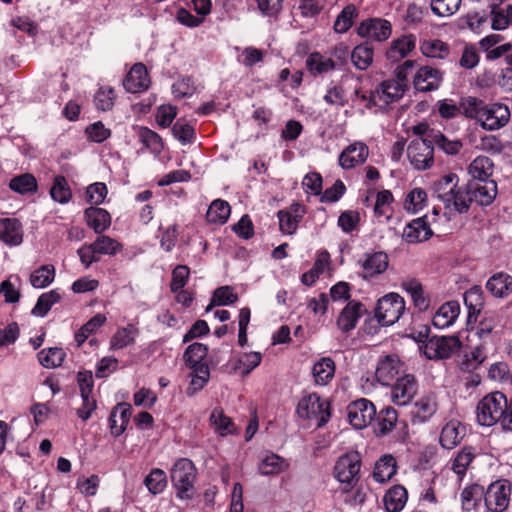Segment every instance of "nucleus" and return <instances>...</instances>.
I'll return each instance as SVG.
<instances>
[{"mask_svg": "<svg viewBox=\"0 0 512 512\" xmlns=\"http://www.w3.org/2000/svg\"><path fill=\"white\" fill-rule=\"evenodd\" d=\"M475 455L472 452L471 447H464L454 458L452 462V470L460 478L465 476L468 466L473 461Z\"/></svg>", "mask_w": 512, "mask_h": 512, "instance_id": "nucleus-59", "label": "nucleus"}, {"mask_svg": "<svg viewBox=\"0 0 512 512\" xmlns=\"http://www.w3.org/2000/svg\"><path fill=\"white\" fill-rule=\"evenodd\" d=\"M486 359V352L483 346L475 347L470 355L467 358V361L464 362L461 369L464 372L470 373L468 383L472 385H478L480 383V377L477 374H474V371L478 368V366L484 362Z\"/></svg>", "mask_w": 512, "mask_h": 512, "instance_id": "nucleus-36", "label": "nucleus"}, {"mask_svg": "<svg viewBox=\"0 0 512 512\" xmlns=\"http://www.w3.org/2000/svg\"><path fill=\"white\" fill-rule=\"evenodd\" d=\"M460 314V304L448 301L442 304L432 318V324L439 329L448 328L455 323Z\"/></svg>", "mask_w": 512, "mask_h": 512, "instance_id": "nucleus-23", "label": "nucleus"}, {"mask_svg": "<svg viewBox=\"0 0 512 512\" xmlns=\"http://www.w3.org/2000/svg\"><path fill=\"white\" fill-rule=\"evenodd\" d=\"M170 480L175 490L176 498L192 500L197 494V468L188 458L177 459L170 469Z\"/></svg>", "mask_w": 512, "mask_h": 512, "instance_id": "nucleus-3", "label": "nucleus"}, {"mask_svg": "<svg viewBox=\"0 0 512 512\" xmlns=\"http://www.w3.org/2000/svg\"><path fill=\"white\" fill-rule=\"evenodd\" d=\"M465 435V428L456 419L449 421L441 430L439 442L445 449L457 446Z\"/></svg>", "mask_w": 512, "mask_h": 512, "instance_id": "nucleus-26", "label": "nucleus"}, {"mask_svg": "<svg viewBox=\"0 0 512 512\" xmlns=\"http://www.w3.org/2000/svg\"><path fill=\"white\" fill-rule=\"evenodd\" d=\"M330 263V255L327 251H322L317 255V258L312 268L304 273L301 281L306 286H312L319 276L328 268Z\"/></svg>", "mask_w": 512, "mask_h": 512, "instance_id": "nucleus-39", "label": "nucleus"}, {"mask_svg": "<svg viewBox=\"0 0 512 512\" xmlns=\"http://www.w3.org/2000/svg\"><path fill=\"white\" fill-rule=\"evenodd\" d=\"M374 51L368 43L356 46L351 53V60L359 70H366L373 61Z\"/></svg>", "mask_w": 512, "mask_h": 512, "instance_id": "nucleus-45", "label": "nucleus"}, {"mask_svg": "<svg viewBox=\"0 0 512 512\" xmlns=\"http://www.w3.org/2000/svg\"><path fill=\"white\" fill-rule=\"evenodd\" d=\"M305 213V207L299 203H293L287 209L278 211L280 231L286 235H293Z\"/></svg>", "mask_w": 512, "mask_h": 512, "instance_id": "nucleus-14", "label": "nucleus"}, {"mask_svg": "<svg viewBox=\"0 0 512 512\" xmlns=\"http://www.w3.org/2000/svg\"><path fill=\"white\" fill-rule=\"evenodd\" d=\"M402 363L396 355H386L377 364L375 377L382 385H389L401 371Z\"/></svg>", "mask_w": 512, "mask_h": 512, "instance_id": "nucleus-16", "label": "nucleus"}, {"mask_svg": "<svg viewBox=\"0 0 512 512\" xmlns=\"http://www.w3.org/2000/svg\"><path fill=\"white\" fill-rule=\"evenodd\" d=\"M417 392V382L413 375L405 374L398 377L391 390L392 402L403 406L408 404Z\"/></svg>", "mask_w": 512, "mask_h": 512, "instance_id": "nucleus-13", "label": "nucleus"}, {"mask_svg": "<svg viewBox=\"0 0 512 512\" xmlns=\"http://www.w3.org/2000/svg\"><path fill=\"white\" fill-rule=\"evenodd\" d=\"M442 82V73L431 66H422L414 76L413 84L416 90L428 92L436 90Z\"/></svg>", "mask_w": 512, "mask_h": 512, "instance_id": "nucleus-20", "label": "nucleus"}, {"mask_svg": "<svg viewBox=\"0 0 512 512\" xmlns=\"http://www.w3.org/2000/svg\"><path fill=\"white\" fill-rule=\"evenodd\" d=\"M191 370V381L187 388V393L189 395H193L194 393L200 391L208 383L210 378V371L208 366H200V368Z\"/></svg>", "mask_w": 512, "mask_h": 512, "instance_id": "nucleus-56", "label": "nucleus"}, {"mask_svg": "<svg viewBox=\"0 0 512 512\" xmlns=\"http://www.w3.org/2000/svg\"><path fill=\"white\" fill-rule=\"evenodd\" d=\"M61 300V293L57 289L50 290L41 294L35 306L32 309V314L37 317H44L48 314L53 305Z\"/></svg>", "mask_w": 512, "mask_h": 512, "instance_id": "nucleus-41", "label": "nucleus"}, {"mask_svg": "<svg viewBox=\"0 0 512 512\" xmlns=\"http://www.w3.org/2000/svg\"><path fill=\"white\" fill-rule=\"evenodd\" d=\"M0 240L10 246L21 244L23 240L21 223L17 219H0Z\"/></svg>", "mask_w": 512, "mask_h": 512, "instance_id": "nucleus-24", "label": "nucleus"}, {"mask_svg": "<svg viewBox=\"0 0 512 512\" xmlns=\"http://www.w3.org/2000/svg\"><path fill=\"white\" fill-rule=\"evenodd\" d=\"M231 213L229 203L222 199L214 200L206 213V218L209 223L224 224L227 222Z\"/></svg>", "mask_w": 512, "mask_h": 512, "instance_id": "nucleus-40", "label": "nucleus"}, {"mask_svg": "<svg viewBox=\"0 0 512 512\" xmlns=\"http://www.w3.org/2000/svg\"><path fill=\"white\" fill-rule=\"evenodd\" d=\"M55 279L53 265H42L30 274V283L34 288L41 289L49 286Z\"/></svg>", "mask_w": 512, "mask_h": 512, "instance_id": "nucleus-46", "label": "nucleus"}, {"mask_svg": "<svg viewBox=\"0 0 512 512\" xmlns=\"http://www.w3.org/2000/svg\"><path fill=\"white\" fill-rule=\"evenodd\" d=\"M368 156V146L363 142H354L341 152L339 164L343 169H351L363 164Z\"/></svg>", "mask_w": 512, "mask_h": 512, "instance_id": "nucleus-17", "label": "nucleus"}, {"mask_svg": "<svg viewBox=\"0 0 512 512\" xmlns=\"http://www.w3.org/2000/svg\"><path fill=\"white\" fill-rule=\"evenodd\" d=\"M432 142L437 145L442 151L449 155L459 153L462 148V143L459 140H449L445 135L439 131H431Z\"/></svg>", "mask_w": 512, "mask_h": 512, "instance_id": "nucleus-57", "label": "nucleus"}, {"mask_svg": "<svg viewBox=\"0 0 512 512\" xmlns=\"http://www.w3.org/2000/svg\"><path fill=\"white\" fill-rule=\"evenodd\" d=\"M347 416H376V407L370 400L360 398L347 406Z\"/></svg>", "mask_w": 512, "mask_h": 512, "instance_id": "nucleus-55", "label": "nucleus"}, {"mask_svg": "<svg viewBox=\"0 0 512 512\" xmlns=\"http://www.w3.org/2000/svg\"><path fill=\"white\" fill-rule=\"evenodd\" d=\"M9 187L19 194L33 193L37 190V180L29 173L21 174L10 180Z\"/></svg>", "mask_w": 512, "mask_h": 512, "instance_id": "nucleus-50", "label": "nucleus"}, {"mask_svg": "<svg viewBox=\"0 0 512 512\" xmlns=\"http://www.w3.org/2000/svg\"><path fill=\"white\" fill-rule=\"evenodd\" d=\"M402 288L411 297L415 308L419 311H426L430 306V298L425 293L422 284L416 279L403 281Z\"/></svg>", "mask_w": 512, "mask_h": 512, "instance_id": "nucleus-29", "label": "nucleus"}, {"mask_svg": "<svg viewBox=\"0 0 512 512\" xmlns=\"http://www.w3.org/2000/svg\"><path fill=\"white\" fill-rule=\"evenodd\" d=\"M405 311V301L399 294L391 292L380 298L375 309V317L383 326L396 323Z\"/></svg>", "mask_w": 512, "mask_h": 512, "instance_id": "nucleus-7", "label": "nucleus"}, {"mask_svg": "<svg viewBox=\"0 0 512 512\" xmlns=\"http://www.w3.org/2000/svg\"><path fill=\"white\" fill-rule=\"evenodd\" d=\"M461 345L456 336H433L424 344V354L428 359H447L458 352Z\"/></svg>", "mask_w": 512, "mask_h": 512, "instance_id": "nucleus-8", "label": "nucleus"}, {"mask_svg": "<svg viewBox=\"0 0 512 512\" xmlns=\"http://www.w3.org/2000/svg\"><path fill=\"white\" fill-rule=\"evenodd\" d=\"M434 192L444 205V215L451 219L456 213L468 211L467 193L458 187V177L449 173L434 184Z\"/></svg>", "mask_w": 512, "mask_h": 512, "instance_id": "nucleus-2", "label": "nucleus"}, {"mask_svg": "<svg viewBox=\"0 0 512 512\" xmlns=\"http://www.w3.org/2000/svg\"><path fill=\"white\" fill-rule=\"evenodd\" d=\"M138 330L133 325L119 328L112 336L110 345L112 349H123L134 343Z\"/></svg>", "mask_w": 512, "mask_h": 512, "instance_id": "nucleus-48", "label": "nucleus"}, {"mask_svg": "<svg viewBox=\"0 0 512 512\" xmlns=\"http://www.w3.org/2000/svg\"><path fill=\"white\" fill-rule=\"evenodd\" d=\"M50 195L53 200L65 204L70 201L72 192L68 186L67 180L63 176H56L50 189Z\"/></svg>", "mask_w": 512, "mask_h": 512, "instance_id": "nucleus-54", "label": "nucleus"}, {"mask_svg": "<svg viewBox=\"0 0 512 512\" xmlns=\"http://www.w3.org/2000/svg\"><path fill=\"white\" fill-rule=\"evenodd\" d=\"M361 468V458L357 452L347 453L336 461L334 466L335 478L344 485L343 491H350L358 481Z\"/></svg>", "mask_w": 512, "mask_h": 512, "instance_id": "nucleus-6", "label": "nucleus"}, {"mask_svg": "<svg viewBox=\"0 0 512 512\" xmlns=\"http://www.w3.org/2000/svg\"><path fill=\"white\" fill-rule=\"evenodd\" d=\"M494 163L487 156H477L468 166L469 175L477 181H492Z\"/></svg>", "mask_w": 512, "mask_h": 512, "instance_id": "nucleus-30", "label": "nucleus"}, {"mask_svg": "<svg viewBox=\"0 0 512 512\" xmlns=\"http://www.w3.org/2000/svg\"><path fill=\"white\" fill-rule=\"evenodd\" d=\"M408 498L407 490L401 485L391 487L384 496L387 512H400Z\"/></svg>", "mask_w": 512, "mask_h": 512, "instance_id": "nucleus-35", "label": "nucleus"}, {"mask_svg": "<svg viewBox=\"0 0 512 512\" xmlns=\"http://www.w3.org/2000/svg\"><path fill=\"white\" fill-rule=\"evenodd\" d=\"M420 51L425 57L445 59L450 54V46L440 39H426L420 43Z\"/></svg>", "mask_w": 512, "mask_h": 512, "instance_id": "nucleus-37", "label": "nucleus"}, {"mask_svg": "<svg viewBox=\"0 0 512 512\" xmlns=\"http://www.w3.org/2000/svg\"><path fill=\"white\" fill-rule=\"evenodd\" d=\"M115 92L111 87H100L94 96V103L97 109L102 111H109L114 106Z\"/></svg>", "mask_w": 512, "mask_h": 512, "instance_id": "nucleus-63", "label": "nucleus"}, {"mask_svg": "<svg viewBox=\"0 0 512 512\" xmlns=\"http://www.w3.org/2000/svg\"><path fill=\"white\" fill-rule=\"evenodd\" d=\"M394 197L391 191L382 190L377 193L374 205V214L377 218L389 220L393 215Z\"/></svg>", "mask_w": 512, "mask_h": 512, "instance_id": "nucleus-42", "label": "nucleus"}, {"mask_svg": "<svg viewBox=\"0 0 512 512\" xmlns=\"http://www.w3.org/2000/svg\"><path fill=\"white\" fill-rule=\"evenodd\" d=\"M306 67L311 74L316 76L333 71L336 64L330 57L315 52L308 56Z\"/></svg>", "mask_w": 512, "mask_h": 512, "instance_id": "nucleus-38", "label": "nucleus"}, {"mask_svg": "<svg viewBox=\"0 0 512 512\" xmlns=\"http://www.w3.org/2000/svg\"><path fill=\"white\" fill-rule=\"evenodd\" d=\"M388 263V256L384 252L365 254L363 259L359 260V265L362 268L361 275L364 279H371L385 272Z\"/></svg>", "mask_w": 512, "mask_h": 512, "instance_id": "nucleus-19", "label": "nucleus"}, {"mask_svg": "<svg viewBox=\"0 0 512 512\" xmlns=\"http://www.w3.org/2000/svg\"><path fill=\"white\" fill-rule=\"evenodd\" d=\"M464 303L468 308V322L476 321L484 306L483 291L474 286L464 293Z\"/></svg>", "mask_w": 512, "mask_h": 512, "instance_id": "nucleus-33", "label": "nucleus"}, {"mask_svg": "<svg viewBox=\"0 0 512 512\" xmlns=\"http://www.w3.org/2000/svg\"><path fill=\"white\" fill-rule=\"evenodd\" d=\"M508 402L502 392H492L483 397L477 404L478 416H507Z\"/></svg>", "mask_w": 512, "mask_h": 512, "instance_id": "nucleus-15", "label": "nucleus"}, {"mask_svg": "<svg viewBox=\"0 0 512 512\" xmlns=\"http://www.w3.org/2000/svg\"><path fill=\"white\" fill-rule=\"evenodd\" d=\"M298 416H330L329 403L322 400L317 393H310L302 397L297 406Z\"/></svg>", "mask_w": 512, "mask_h": 512, "instance_id": "nucleus-18", "label": "nucleus"}, {"mask_svg": "<svg viewBox=\"0 0 512 512\" xmlns=\"http://www.w3.org/2000/svg\"><path fill=\"white\" fill-rule=\"evenodd\" d=\"M84 217L87 225L97 234L103 233L111 225V216L109 212L103 208H87L84 211Z\"/></svg>", "mask_w": 512, "mask_h": 512, "instance_id": "nucleus-27", "label": "nucleus"}, {"mask_svg": "<svg viewBox=\"0 0 512 512\" xmlns=\"http://www.w3.org/2000/svg\"><path fill=\"white\" fill-rule=\"evenodd\" d=\"M432 230L426 221V217L412 220L403 230L402 238L409 244H415L428 240Z\"/></svg>", "mask_w": 512, "mask_h": 512, "instance_id": "nucleus-22", "label": "nucleus"}, {"mask_svg": "<svg viewBox=\"0 0 512 512\" xmlns=\"http://www.w3.org/2000/svg\"><path fill=\"white\" fill-rule=\"evenodd\" d=\"M415 45L416 41L413 35H404L391 42L386 57L392 62H398L405 58L415 48Z\"/></svg>", "mask_w": 512, "mask_h": 512, "instance_id": "nucleus-28", "label": "nucleus"}, {"mask_svg": "<svg viewBox=\"0 0 512 512\" xmlns=\"http://www.w3.org/2000/svg\"><path fill=\"white\" fill-rule=\"evenodd\" d=\"M512 25V5L502 8H492L491 10V28L496 31H502Z\"/></svg>", "mask_w": 512, "mask_h": 512, "instance_id": "nucleus-47", "label": "nucleus"}, {"mask_svg": "<svg viewBox=\"0 0 512 512\" xmlns=\"http://www.w3.org/2000/svg\"><path fill=\"white\" fill-rule=\"evenodd\" d=\"M144 484L150 493L160 494L167 487V475L162 469L153 468L145 477Z\"/></svg>", "mask_w": 512, "mask_h": 512, "instance_id": "nucleus-51", "label": "nucleus"}, {"mask_svg": "<svg viewBox=\"0 0 512 512\" xmlns=\"http://www.w3.org/2000/svg\"><path fill=\"white\" fill-rule=\"evenodd\" d=\"M335 362L331 357H321L312 366V377L316 385H327L335 375Z\"/></svg>", "mask_w": 512, "mask_h": 512, "instance_id": "nucleus-25", "label": "nucleus"}, {"mask_svg": "<svg viewBox=\"0 0 512 512\" xmlns=\"http://www.w3.org/2000/svg\"><path fill=\"white\" fill-rule=\"evenodd\" d=\"M92 245L99 258L101 255H115L122 249V245L118 241L105 235L98 236Z\"/></svg>", "mask_w": 512, "mask_h": 512, "instance_id": "nucleus-53", "label": "nucleus"}, {"mask_svg": "<svg viewBox=\"0 0 512 512\" xmlns=\"http://www.w3.org/2000/svg\"><path fill=\"white\" fill-rule=\"evenodd\" d=\"M124 88L130 93L145 91L150 85V78L144 64L136 63L127 73L124 81Z\"/></svg>", "mask_w": 512, "mask_h": 512, "instance_id": "nucleus-21", "label": "nucleus"}, {"mask_svg": "<svg viewBox=\"0 0 512 512\" xmlns=\"http://www.w3.org/2000/svg\"><path fill=\"white\" fill-rule=\"evenodd\" d=\"M397 472L396 459L391 454H386L380 457L376 462L373 478L375 481L384 483L389 481Z\"/></svg>", "mask_w": 512, "mask_h": 512, "instance_id": "nucleus-32", "label": "nucleus"}, {"mask_svg": "<svg viewBox=\"0 0 512 512\" xmlns=\"http://www.w3.org/2000/svg\"><path fill=\"white\" fill-rule=\"evenodd\" d=\"M365 312L366 309L360 301H349L337 317L336 325L338 329L343 333H348L355 329Z\"/></svg>", "mask_w": 512, "mask_h": 512, "instance_id": "nucleus-11", "label": "nucleus"}, {"mask_svg": "<svg viewBox=\"0 0 512 512\" xmlns=\"http://www.w3.org/2000/svg\"><path fill=\"white\" fill-rule=\"evenodd\" d=\"M345 82L342 80L339 83L332 82L323 97L326 104L331 106L343 107L347 104L348 98Z\"/></svg>", "mask_w": 512, "mask_h": 512, "instance_id": "nucleus-44", "label": "nucleus"}, {"mask_svg": "<svg viewBox=\"0 0 512 512\" xmlns=\"http://www.w3.org/2000/svg\"><path fill=\"white\" fill-rule=\"evenodd\" d=\"M357 16V10L354 5H347L343 8L341 13L337 16L334 23V30L337 33L347 32L352 24L353 19Z\"/></svg>", "mask_w": 512, "mask_h": 512, "instance_id": "nucleus-60", "label": "nucleus"}, {"mask_svg": "<svg viewBox=\"0 0 512 512\" xmlns=\"http://www.w3.org/2000/svg\"><path fill=\"white\" fill-rule=\"evenodd\" d=\"M207 354L208 347L205 344L194 342L186 348L183 359L190 369H197L200 366H208L205 362Z\"/></svg>", "mask_w": 512, "mask_h": 512, "instance_id": "nucleus-31", "label": "nucleus"}, {"mask_svg": "<svg viewBox=\"0 0 512 512\" xmlns=\"http://www.w3.org/2000/svg\"><path fill=\"white\" fill-rule=\"evenodd\" d=\"M427 200V194L422 188H414L405 198L404 208L411 213L420 211Z\"/></svg>", "mask_w": 512, "mask_h": 512, "instance_id": "nucleus-61", "label": "nucleus"}, {"mask_svg": "<svg viewBox=\"0 0 512 512\" xmlns=\"http://www.w3.org/2000/svg\"><path fill=\"white\" fill-rule=\"evenodd\" d=\"M284 460L274 454L271 453L267 455L259 464V472L262 475H273L278 474L283 470Z\"/></svg>", "mask_w": 512, "mask_h": 512, "instance_id": "nucleus-64", "label": "nucleus"}, {"mask_svg": "<svg viewBox=\"0 0 512 512\" xmlns=\"http://www.w3.org/2000/svg\"><path fill=\"white\" fill-rule=\"evenodd\" d=\"M432 141L424 138L413 139L407 147V157L416 170L429 169L434 163Z\"/></svg>", "mask_w": 512, "mask_h": 512, "instance_id": "nucleus-9", "label": "nucleus"}, {"mask_svg": "<svg viewBox=\"0 0 512 512\" xmlns=\"http://www.w3.org/2000/svg\"><path fill=\"white\" fill-rule=\"evenodd\" d=\"M137 135L140 142L154 154L161 153L163 142L161 137L147 127H138Z\"/></svg>", "mask_w": 512, "mask_h": 512, "instance_id": "nucleus-49", "label": "nucleus"}, {"mask_svg": "<svg viewBox=\"0 0 512 512\" xmlns=\"http://www.w3.org/2000/svg\"><path fill=\"white\" fill-rule=\"evenodd\" d=\"M392 32L389 21L381 18H371L363 21L358 27V34L367 39L375 41L387 40Z\"/></svg>", "mask_w": 512, "mask_h": 512, "instance_id": "nucleus-12", "label": "nucleus"}, {"mask_svg": "<svg viewBox=\"0 0 512 512\" xmlns=\"http://www.w3.org/2000/svg\"><path fill=\"white\" fill-rule=\"evenodd\" d=\"M486 288L494 296L504 297L512 290V278L507 274H496L487 281Z\"/></svg>", "mask_w": 512, "mask_h": 512, "instance_id": "nucleus-43", "label": "nucleus"}, {"mask_svg": "<svg viewBox=\"0 0 512 512\" xmlns=\"http://www.w3.org/2000/svg\"><path fill=\"white\" fill-rule=\"evenodd\" d=\"M512 502V482L498 478L485 489L484 506L487 512H505Z\"/></svg>", "mask_w": 512, "mask_h": 512, "instance_id": "nucleus-5", "label": "nucleus"}, {"mask_svg": "<svg viewBox=\"0 0 512 512\" xmlns=\"http://www.w3.org/2000/svg\"><path fill=\"white\" fill-rule=\"evenodd\" d=\"M497 184L495 181H478L477 183H470L468 185L467 201L468 206L471 202H476L479 205H490L497 195Z\"/></svg>", "mask_w": 512, "mask_h": 512, "instance_id": "nucleus-10", "label": "nucleus"}, {"mask_svg": "<svg viewBox=\"0 0 512 512\" xmlns=\"http://www.w3.org/2000/svg\"><path fill=\"white\" fill-rule=\"evenodd\" d=\"M66 354L62 348L53 347L43 349L38 353L40 364L48 369L59 367L64 361Z\"/></svg>", "mask_w": 512, "mask_h": 512, "instance_id": "nucleus-52", "label": "nucleus"}, {"mask_svg": "<svg viewBox=\"0 0 512 512\" xmlns=\"http://www.w3.org/2000/svg\"><path fill=\"white\" fill-rule=\"evenodd\" d=\"M403 94V84L395 79L383 81L369 96L362 93L358 88L354 90L355 101H360L366 108L372 106L384 108L390 103L398 101Z\"/></svg>", "mask_w": 512, "mask_h": 512, "instance_id": "nucleus-4", "label": "nucleus"}, {"mask_svg": "<svg viewBox=\"0 0 512 512\" xmlns=\"http://www.w3.org/2000/svg\"><path fill=\"white\" fill-rule=\"evenodd\" d=\"M237 299V295L233 293L232 289L229 286L219 287L214 291L211 303L206 308V311H210L213 306L232 304L236 302Z\"/></svg>", "mask_w": 512, "mask_h": 512, "instance_id": "nucleus-62", "label": "nucleus"}, {"mask_svg": "<svg viewBox=\"0 0 512 512\" xmlns=\"http://www.w3.org/2000/svg\"><path fill=\"white\" fill-rule=\"evenodd\" d=\"M485 488L477 483L466 486L461 494V504L465 511H471L477 508L481 500H484Z\"/></svg>", "mask_w": 512, "mask_h": 512, "instance_id": "nucleus-34", "label": "nucleus"}, {"mask_svg": "<svg viewBox=\"0 0 512 512\" xmlns=\"http://www.w3.org/2000/svg\"><path fill=\"white\" fill-rule=\"evenodd\" d=\"M461 108L466 117L476 119L484 129L490 131L505 126L510 119V110L506 105L486 104L475 97L464 98Z\"/></svg>", "mask_w": 512, "mask_h": 512, "instance_id": "nucleus-1", "label": "nucleus"}, {"mask_svg": "<svg viewBox=\"0 0 512 512\" xmlns=\"http://www.w3.org/2000/svg\"><path fill=\"white\" fill-rule=\"evenodd\" d=\"M261 360L262 355L259 352L244 353L239 357L234 369L243 375H248L261 363Z\"/></svg>", "mask_w": 512, "mask_h": 512, "instance_id": "nucleus-58", "label": "nucleus"}]
</instances>
